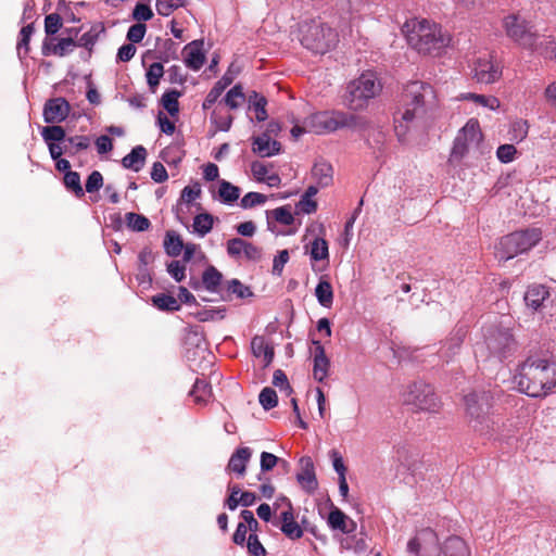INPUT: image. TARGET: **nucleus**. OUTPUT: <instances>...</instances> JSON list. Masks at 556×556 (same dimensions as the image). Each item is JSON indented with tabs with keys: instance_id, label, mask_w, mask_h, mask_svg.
I'll return each instance as SVG.
<instances>
[{
	"instance_id": "nucleus-50",
	"label": "nucleus",
	"mask_w": 556,
	"mask_h": 556,
	"mask_svg": "<svg viewBox=\"0 0 556 556\" xmlns=\"http://www.w3.org/2000/svg\"><path fill=\"white\" fill-rule=\"evenodd\" d=\"M258 401L265 410L276 407L278 404L276 391L268 387L264 388L258 395Z\"/></svg>"
},
{
	"instance_id": "nucleus-52",
	"label": "nucleus",
	"mask_w": 556,
	"mask_h": 556,
	"mask_svg": "<svg viewBox=\"0 0 556 556\" xmlns=\"http://www.w3.org/2000/svg\"><path fill=\"white\" fill-rule=\"evenodd\" d=\"M56 11L62 13L63 25L76 24L80 22V18L76 16L74 9L65 1L58 2Z\"/></svg>"
},
{
	"instance_id": "nucleus-46",
	"label": "nucleus",
	"mask_w": 556,
	"mask_h": 556,
	"mask_svg": "<svg viewBox=\"0 0 556 556\" xmlns=\"http://www.w3.org/2000/svg\"><path fill=\"white\" fill-rule=\"evenodd\" d=\"M224 101L229 109H238L244 101V93L242 91L241 85H235L231 89H229L224 98Z\"/></svg>"
},
{
	"instance_id": "nucleus-10",
	"label": "nucleus",
	"mask_w": 556,
	"mask_h": 556,
	"mask_svg": "<svg viewBox=\"0 0 556 556\" xmlns=\"http://www.w3.org/2000/svg\"><path fill=\"white\" fill-rule=\"evenodd\" d=\"M481 140L479 123L475 119L468 121L455 138L452 155L462 157L469 149L478 148Z\"/></svg>"
},
{
	"instance_id": "nucleus-40",
	"label": "nucleus",
	"mask_w": 556,
	"mask_h": 556,
	"mask_svg": "<svg viewBox=\"0 0 556 556\" xmlns=\"http://www.w3.org/2000/svg\"><path fill=\"white\" fill-rule=\"evenodd\" d=\"M213 216L208 213H201V214H198L194 218H193V231L199 236V237H204L206 236L213 228Z\"/></svg>"
},
{
	"instance_id": "nucleus-2",
	"label": "nucleus",
	"mask_w": 556,
	"mask_h": 556,
	"mask_svg": "<svg viewBox=\"0 0 556 556\" xmlns=\"http://www.w3.org/2000/svg\"><path fill=\"white\" fill-rule=\"evenodd\" d=\"M466 415L471 428L480 435L492 433L498 424V415L490 414L491 395L489 392H471L464 397Z\"/></svg>"
},
{
	"instance_id": "nucleus-30",
	"label": "nucleus",
	"mask_w": 556,
	"mask_h": 556,
	"mask_svg": "<svg viewBox=\"0 0 556 556\" xmlns=\"http://www.w3.org/2000/svg\"><path fill=\"white\" fill-rule=\"evenodd\" d=\"M299 42L305 49L315 54H324L329 51L332 42L331 37H296Z\"/></svg>"
},
{
	"instance_id": "nucleus-22",
	"label": "nucleus",
	"mask_w": 556,
	"mask_h": 556,
	"mask_svg": "<svg viewBox=\"0 0 556 556\" xmlns=\"http://www.w3.org/2000/svg\"><path fill=\"white\" fill-rule=\"evenodd\" d=\"M281 144L277 140H271L267 134H262L253 138L252 151L261 157H270L279 154Z\"/></svg>"
},
{
	"instance_id": "nucleus-24",
	"label": "nucleus",
	"mask_w": 556,
	"mask_h": 556,
	"mask_svg": "<svg viewBox=\"0 0 556 556\" xmlns=\"http://www.w3.org/2000/svg\"><path fill=\"white\" fill-rule=\"evenodd\" d=\"M549 291L543 285L530 286L525 294V302L528 307L538 311L544 306V302L548 300Z\"/></svg>"
},
{
	"instance_id": "nucleus-42",
	"label": "nucleus",
	"mask_w": 556,
	"mask_h": 556,
	"mask_svg": "<svg viewBox=\"0 0 556 556\" xmlns=\"http://www.w3.org/2000/svg\"><path fill=\"white\" fill-rule=\"evenodd\" d=\"M180 97V92L172 89L162 96L161 102L163 108L167 111V113L172 116H175L179 112V103L178 98Z\"/></svg>"
},
{
	"instance_id": "nucleus-34",
	"label": "nucleus",
	"mask_w": 556,
	"mask_h": 556,
	"mask_svg": "<svg viewBox=\"0 0 556 556\" xmlns=\"http://www.w3.org/2000/svg\"><path fill=\"white\" fill-rule=\"evenodd\" d=\"M163 245L166 254L172 257L179 256L185 248L181 237L174 230L166 232Z\"/></svg>"
},
{
	"instance_id": "nucleus-18",
	"label": "nucleus",
	"mask_w": 556,
	"mask_h": 556,
	"mask_svg": "<svg viewBox=\"0 0 556 556\" xmlns=\"http://www.w3.org/2000/svg\"><path fill=\"white\" fill-rule=\"evenodd\" d=\"M313 377L318 382H324L330 369V359L327 357L325 348L318 340H313Z\"/></svg>"
},
{
	"instance_id": "nucleus-48",
	"label": "nucleus",
	"mask_w": 556,
	"mask_h": 556,
	"mask_svg": "<svg viewBox=\"0 0 556 556\" xmlns=\"http://www.w3.org/2000/svg\"><path fill=\"white\" fill-rule=\"evenodd\" d=\"M211 123L215 125L217 130L228 131L232 124V116L227 113H223L219 109H215L211 113Z\"/></svg>"
},
{
	"instance_id": "nucleus-17",
	"label": "nucleus",
	"mask_w": 556,
	"mask_h": 556,
	"mask_svg": "<svg viewBox=\"0 0 556 556\" xmlns=\"http://www.w3.org/2000/svg\"><path fill=\"white\" fill-rule=\"evenodd\" d=\"M205 53L203 38L191 41L184 49L186 66L192 71H199L205 62Z\"/></svg>"
},
{
	"instance_id": "nucleus-28",
	"label": "nucleus",
	"mask_w": 556,
	"mask_h": 556,
	"mask_svg": "<svg viewBox=\"0 0 556 556\" xmlns=\"http://www.w3.org/2000/svg\"><path fill=\"white\" fill-rule=\"evenodd\" d=\"M312 176L315 179L318 187L325 188L332 184L333 168L330 163L325 160H318L315 162L312 168Z\"/></svg>"
},
{
	"instance_id": "nucleus-8",
	"label": "nucleus",
	"mask_w": 556,
	"mask_h": 556,
	"mask_svg": "<svg viewBox=\"0 0 556 556\" xmlns=\"http://www.w3.org/2000/svg\"><path fill=\"white\" fill-rule=\"evenodd\" d=\"M227 255L236 262L257 263L263 257L262 248L240 237L231 238L226 242Z\"/></svg>"
},
{
	"instance_id": "nucleus-19",
	"label": "nucleus",
	"mask_w": 556,
	"mask_h": 556,
	"mask_svg": "<svg viewBox=\"0 0 556 556\" xmlns=\"http://www.w3.org/2000/svg\"><path fill=\"white\" fill-rule=\"evenodd\" d=\"M503 27L507 35H534L532 24L525 14L510 13L503 18Z\"/></svg>"
},
{
	"instance_id": "nucleus-53",
	"label": "nucleus",
	"mask_w": 556,
	"mask_h": 556,
	"mask_svg": "<svg viewBox=\"0 0 556 556\" xmlns=\"http://www.w3.org/2000/svg\"><path fill=\"white\" fill-rule=\"evenodd\" d=\"M80 31H83V35H100L104 31V27L102 23H97L92 25L89 29L85 30V25L81 24L79 26H65V33L66 35H78Z\"/></svg>"
},
{
	"instance_id": "nucleus-49",
	"label": "nucleus",
	"mask_w": 556,
	"mask_h": 556,
	"mask_svg": "<svg viewBox=\"0 0 556 556\" xmlns=\"http://www.w3.org/2000/svg\"><path fill=\"white\" fill-rule=\"evenodd\" d=\"M529 125L527 121L518 119L511 123L509 129V139L515 142H521L528 136Z\"/></svg>"
},
{
	"instance_id": "nucleus-25",
	"label": "nucleus",
	"mask_w": 556,
	"mask_h": 556,
	"mask_svg": "<svg viewBox=\"0 0 556 556\" xmlns=\"http://www.w3.org/2000/svg\"><path fill=\"white\" fill-rule=\"evenodd\" d=\"M452 37H419V52L439 56L451 43Z\"/></svg>"
},
{
	"instance_id": "nucleus-21",
	"label": "nucleus",
	"mask_w": 556,
	"mask_h": 556,
	"mask_svg": "<svg viewBox=\"0 0 556 556\" xmlns=\"http://www.w3.org/2000/svg\"><path fill=\"white\" fill-rule=\"evenodd\" d=\"M513 344V337L507 331H497L486 339L488 349L498 358L505 357Z\"/></svg>"
},
{
	"instance_id": "nucleus-45",
	"label": "nucleus",
	"mask_w": 556,
	"mask_h": 556,
	"mask_svg": "<svg viewBox=\"0 0 556 556\" xmlns=\"http://www.w3.org/2000/svg\"><path fill=\"white\" fill-rule=\"evenodd\" d=\"M346 515L339 508H333L328 515V525L333 530H340L343 533H349L350 530L346 528Z\"/></svg>"
},
{
	"instance_id": "nucleus-9",
	"label": "nucleus",
	"mask_w": 556,
	"mask_h": 556,
	"mask_svg": "<svg viewBox=\"0 0 556 556\" xmlns=\"http://www.w3.org/2000/svg\"><path fill=\"white\" fill-rule=\"evenodd\" d=\"M98 37H80L79 42H75L73 37H45L42 42L43 55L64 56L73 51L76 46H92Z\"/></svg>"
},
{
	"instance_id": "nucleus-14",
	"label": "nucleus",
	"mask_w": 556,
	"mask_h": 556,
	"mask_svg": "<svg viewBox=\"0 0 556 556\" xmlns=\"http://www.w3.org/2000/svg\"><path fill=\"white\" fill-rule=\"evenodd\" d=\"M350 25L349 20L343 21L336 26H331L328 22H324L320 17L303 22L300 24L299 31L303 35H345Z\"/></svg>"
},
{
	"instance_id": "nucleus-29",
	"label": "nucleus",
	"mask_w": 556,
	"mask_h": 556,
	"mask_svg": "<svg viewBox=\"0 0 556 556\" xmlns=\"http://www.w3.org/2000/svg\"><path fill=\"white\" fill-rule=\"evenodd\" d=\"M441 407V402L435 395L430 384L419 387V410L437 413Z\"/></svg>"
},
{
	"instance_id": "nucleus-31",
	"label": "nucleus",
	"mask_w": 556,
	"mask_h": 556,
	"mask_svg": "<svg viewBox=\"0 0 556 556\" xmlns=\"http://www.w3.org/2000/svg\"><path fill=\"white\" fill-rule=\"evenodd\" d=\"M267 218V228L270 231H274L273 220L283 225L289 226L293 224L294 217L289 206H280L271 211H266Z\"/></svg>"
},
{
	"instance_id": "nucleus-51",
	"label": "nucleus",
	"mask_w": 556,
	"mask_h": 556,
	"mask_svg": "<svg viewBox=\"0 0 556 556\" xmlns=\"http://www.w3.org/2000/svg\"><path fill=\"white\" fill-rule=\"evenodd\" d=\"M63 26L62 13L55 11L46 16L45 18V31L46 35H56L60 28Z\"/></svg>"
},
{
	"instance_id": "nucleus-41",
	"label": "nucleus",
	"mask_w": 556,
	"mask_h": 556,
	"mask_svg": "<svg viewBox=\"0 0 556 556\" xmlns=\"http://www.w3.org/2000/svg\"><path fill=\"white\" fill-rule=\"evenodd\" d=\"M223 279V275L214 267H207L202 275V282L207 291L216 292Z\"/></svg>"
},
{
	"instance_id": "nucleus-15",
	"label": "nucleus",
	"mask_w": 556,
	"mask_h": 556,
	"mask_svg": "<svg viewBox=\"0 0 556 556\" xmlns=\"http://www.w3.org/2000/svg\"><path fill=\"white\" fill-rule=\"evenodd\" d=\"M527 425V420L521 416H513L503 420L498 416V424L494 425V430L492 433L483 434L489 439H508L514 437L520 429L525 428Z\"/></svg>"
},
{
	"instance_id": "nucleus-63",
	"label": "nucleus",
	"mask_w": 556,
	"mask_h": 556,
	"mask_svg": "<svg viewBox=\"0 0 556 556\" xmlns=\"http://www.w3.org/2000/svg\"><path fill=\"white\" fill-rule=\"evenodd\" d=\"M317 210V203L312 198L301 197L300 201L295 204V213L312 214Z\"/></svg>"
},
{
	"instance_id": "nucleus-13",
	"label": "nucleus",
	"mask_w": 556,
	"mask_h": 556,
	"mask_svg": "<svg viewBox=\"0 0 556 556\" xmlns=\"http://www.w3.org/2000/svg\"><path fill=\"white\" fill-rule=\"evenodd\" d=\"M415 84H408L405 93L412 96L410 108H407L401 116V119H395V134L400 141L405 142L408 132L415 128V113L417 110V94L414 92Z\"/></svg>"
},
{
	"instance_id": "nucleus-55",
	"label": "nucleus",
	"mask_w": 556,
	"mask_h": 556,
	"mask_svg": "<svg viewBox=\"0 0 556 556\" xmlns=\"http://www.w3.org/2000/svg\"><path fill=\"white\" fill-rule=\"evenodd\" d=\"M464 98L472 100L480 105L489 108L490 110H496L500 108V101L495 97H485L483 94L467 93Z\"/></svg>"
},
{
	"instance_id": "nucleus-54",
	"label": "nucleus",
	"mask_w": 556,
	"mask_h": 556,
	"mask_svg": "<svg viewBox=\"0 0 556 556\" xmlns=\"http://www.w3.org/2000/svg\"><path fill=\"white\" fill-rule=\"evenodd\" d=\"M267 197L258 192H248L240 201V206L244 210L266 203Z\"/></svg>"
},
{
	"instance_id": "nucleus-35",
	"label": "nucleus",
	"mask_w": 556,
	"mask_h": 556,
	"mask_svg": "<svg viewBox=\"0 0 556 556\" xmlns=\"http://www.w3.org/2000/svg\"><path fill=\"white\" fill-rule=\"evenodd\" d=\"M152 304L160 311L176 312L179 311L180 304L178 300L166 293H159L152 296Z\"/></svg>"
},
{
	"instance_id": "nucleus-57",
	"label": "nucleus",
	"mask_w": 556,
	"mask_h": 556,
	"mask_svg": "<svg viewBox=\"0 0 556 556\" xmlns=\"http://www.w3.org/2000/svg\"><path fill=\"white\" fill-rule=\"evenodd\" d=\"M182 5L184 0H156V11L163 16H168L175 9Z\"/></svg>"
},
{
	"instance_id": "nucleus-43",
	"label": "nucleus",
	"mask_w": 556,
	"mask_h": 556,
	"mask_svg": "<svg viewBox=\"0 0 556 556\" xmlns=\"http://www.w3.org/2000/svg\"><path fill=\"white\" fill-rule=\"evenodd\" d=\"M266 104V99L257 92H253L250 97V110L255 112V119L257 122H264L267 118Z\"/></svg>"
},
{
	"instance_id": "nucleus-32",
	"label": "nucleus",
	"mask_w": 556,
	"mask_h": 556,
	"mask_svg": "<svg viewBox=\"0 0 556 556\" xmlns=\"http://www.w3.org/2000/svg\"><path fill=\"white\" fill-rule=\"evenodd\" d=\"M232 83V77L228 76L227 74L224 75L219 80H217L215 83V85L213 86V88L208 91V93L206 94L203 103H202V109L203 110H208L211 109L215 103L216 101L218 100V98L222 96V93L224 92V90Z\"/></svg>"
},
{
	"instance_id": "nucleus-64",
	"label": "nucleus",
	"mask_w": 556,
	"mask_h": 556,
	"mask_svg": "<svg viewBox=\"0 0 556 556\" xmlns=\"http://www.w3.org/2000/svg\"><path fill=\"white\" fill-rule=\"evenodd\" d=\"M162 76L163 66L160 63L152 64L147 72V81L150 88L157 86Z\"/></svg>"
},
{
	"instance_id": "nucleus-60",
	"label": "nucleus",
	"mask_w": 556,
	"mask_h": 556,
	"mask_svg": "<svg viewBox=\"0 0 556 556\" xmlns=\"http://www.w3.org/2000/svg\"><path fill=\"white\" fill-rule=\"evenodd\" d=\"M227 290L228 292L236 294L240 299H244L252 295L250 289L245 287L243 283H241V281H239L238 279L229 280L227 285Z\"/></svg>"
},
{
	"instance_id": "nucleus-47",
	"label": "nucleus",
	"mask_w": 556,
	"mask_h": 556,
	"mask_svg": "<svg viewBox=\"0 0 556 556\" xmlns=\"http://www.w3.org/2000/svg\"><path fill=\"white\" fill-rule=\"evenodd\" d=\"M63 180L65 187L73 191L77 198H83L85 195V190L83 189L80 182V176L77 172L65 173Z\"/></svg>"
},
{
	"instance_id": "nucleus-37",
	"label": "nucleus",
	"mask_w": 556,
	"mask_h": 556,
	"mask_svg": "<svg viewBox=\"0 0 556 556\" xmlns=\"http://www.w3.org/2000/svg\"><path fill=\"white\" fill-rule=\"evenodd\" d=\"M309 257L312 261L319 262V261H327L329 260V249L328 243L323 238H315L311 242L309 247Z\"/></svg>"
},
{
	"instance_id": "nucleus-44",
	"label": "nucleus",
	"mask_w": 556,
	"mask_h": 556,
	"mask_svg": "<svg viewBox=\"0 0 556 556\" xmlns=\"http://www.w3.org/2000/svg\"><path fill=\"white\" fill-rule=\"evenodd\" d=\"M226 316V307H211V308H202L194 313V317L199 321H214L222 320Z\"/></svg>"
},
{
	"instance_id": "nucleus-1",
	"label": "nucleus",
	"mask_w": 556,
	"mask_h": 556,
	"mask_svg": "<svg viewBox=\"0 0 556 556\" xmlns=\"http://www.w3.org/2000/svg\"><path fill=\"white\" fill-rule=\"evenodd\" d=\"M518 390L532 397L547 395L556 386V363L540 357L527 358L514 376Z\"/></svg>"
},
{
	"instance_id": "nucleus-61",
	"label": "nucleus",
	"mask_w": 556,
	"mask_h": 556,
	"mask_svg": "<svg viewBox=\"0 0 556 556\" xmlns=\"http://www.w3.org/2000/svg\"><path fill=\"white\" fill-rule=\"evenodd\" d=\"M290 255L288 250H281L274 257L273 261V275L281 276L285 265L289 262Z\"/></svg>"
},
{
	"instance_id": "nucleus-23",
	"label": "nucleus",
	"mask_w": 556,
	"mask_h": 556,
	"mask_svg": "<svg viewBox=\"0 0 556 556\" xmlns=\"http://www.w3.org/2000/svg\"><path fill=\"white\" fill-rule=\"evenodd\" d=\"M62 151L68 156L78 155L91 146V138L86 135L66 136L61 140Z\"/></svg>"
},
{
	"instance_id": "nucleus-59",
	"label": "nucleus",
	"mask_w": 556,
	"mask_h": 556,
	"mask_svg": "<svg viewBox=\"0 0 556 556\" xmlns=\"http://www.w3.org/2000/svg\"><path fill=\"white\" fill-rule=\"evenodd\" d=\"M103 186V176L99 170H93L86 180V192L92 193L99 191Z\"/></svg>"
},
{
	"instance_id": "nucleus-3",
	"label": "nucleus",
	"mask_w": 556,
	"mask_h": 556,
	"mask_svg": "<svg viewBox=\"0 0 556 556\" xmlns=\"http://www.w3.org/2000/svg\"><path fill=\"white\" fill-rule=\"evenodd\" d=\"M381 89L382 86L376 73L367 71L348 85L345 105L352 111H362L380 93Z\"/></svg>"
},
{
	"instance_id": "nucleus-6",
	"label": "nucleus",
	"mask_w": 556,
	"mask_h": 556,
	"mask_svg": "<svg viewBox=\"0 0 556 556\" xmlns=\"http://www.w3.org/2000/svg\"><path fill=\"white\" fill-rule=\"evenodd\" d=\"M542 233L538 228L509 233L495 245V257L498 261H508L518 254L531 250L541 240Z\"/></svg>"
},
{
	"instance_id": "nucleus-7",
	"label": "nucleus",
	"mask_w": 556,
	"mask_h": 556,
	"mask_svg": "<svg viewBox=\"0 0 556 556\" xmlns=\"http://www.w3.org/2000/svg\"><path fill=\"white\" fill-rule=\"evenodd\" d=\"M40 135L48 147L51 159L55 162V168L59 172H72L70 162L62 157L65 153L62 151L61 140L65 139V129L62 126H45L41 128Z\"/></svg>"
},
{
	"instance_id": "nucleus-12",
	"label": "nucleus",
	"mask_w": 556,
	"mask_h": 556,
	"mask_svg": "<svg viewBox=\"0 0 556 556\" xmlns=\"http://www.w3.org/2000/svg\"><path fill=\"white\" fill-rule=\"evenodd\" d=\"M71 113V105L63 97L48 99L42 109V117L48 126H61Z\"/></svg>"
},
{
	"instance_id": "nucleus-36",
	"label": "nucleus",
	"mask_w": 556,
	"mask_h": 556,
	"mask_svg": "<svg viewBox=\"0 0 556 556\" xmlns=\"http://www.w3.org/2000/svg\"><path fill=\"white\" fill-rule=\"evenodd\" d=\"M218 195L223 203L231 205L240 197V188L227 180L219 181Z\"/></svg>"
},
{
	"instance_id": "nucleus-11",
	"label": "nucleus",
	"mask_w": 556,
	"mask_h": 556,
	"mask_svg": "<svg viewBox=\"0 0 556 556\" xmlns=\"http://www.w3.org/2000/svg\"><path fill=\"white\" fill-rule=\"evenodd\" d=\"M472 71L473 78L479 84H493L502 76L501 63L492 54L478 58Z\"/></svg>"
},
{
	"instance_id": "nucleus-4",
	"label": "nucleus",
	"mask_w": 556,
	"mask_h": 556,
	"mask_svg": "<svg viewBox=\"0 0 556 556\" xmlns=\"http://www.w3.org/2000/svg\"><path fill=\"white\" fill-rule=\"evenodd\" d=\"M419 556H470V551L459 536H450L440 547L437 533L426 528L419 531Z\"/></svg>"
},
{
	"instance_id": "nucleus-16",
	"label": "nucleus",
	"mask_w": 556,
	"mask_h": 556,
	"mask_svg": "<svg viewBox=\"0 0 556 556\" xmlns=\"http://www.w3.org/2000/svg\"><path fill=\"white\" fill-rule=\"evenodd\" d=\"M296 481L307 493H314L318 488L314 463L309 456H303L300 459V471L296 473Z\"/></svg>"
},
{
	"instance_id": "nucleus-5",
	"label": "nucleus",
	"mask_w": 556,
	"mask_h": 556,
	"mask_svg": "<svg viewBox=\"0 0 556 556\" xmlns=\"http://www.w3.org/2000/svg\"><path fill=\"white\" fill-rule=\"evenodd\" d=\"M357 116L343 111H319L305 118V125L309 132L326 135L342 128H354L357 125Z\"/></svg>"
},
{
	"instance_id": "nucleus-27",
	"label": "nucleus",
	"mask_w": 556,
	"mask_h": 556,
	"mask_svg": "<svg viewBox=\"0 0 556 556\" xmlns=\"http://www.w3.org/2000/svg\"><path fill=\"white\" fill-rule=\"evenodd\" d=\"M251 351L256 358H262L264 366H268L274 359V348L269 345L263 336H254L251 340Z\"/></svg>"
},
{
	"instance_id": "nucleus-58",
	"label": "nucleus",
	"mask_w": 556,
	"mask_h": 556,
	"mask_svg": "<svg viewBox=\"0 0 556 556\" xmlns=\"http://www.w3.org/2000/svg\"><path fill=\"white\" fill-rule=\"evenodd\" d=\"M167 273L176 282H181L185 279L186 265L182 261H172L167 264Z\"/></svg>"
},
{
	"instance_id": "nucleus-33",
	"label": "nucleus",
	"mask_w": 556,
	"mask_h": 556,
	"mask_svg": "<svg viewBox=\"0 0 556 556\" xmlns=\"http://www.w3.org/2000/svg\"><path fill=\"white\" fill-rule=\"evenodd\" d=\"M315 296L318 303L326 308H329L333 303V290L331 283L321 277L315 288Z\"/></svg>"
},
{
	"instance_id": "nucleus-56",
	"label": "nucleus",
	"mask_w": 556,
	"mask_h": 556,
	"mask_svg": "<svg viewBox=\"0 0 556 556\" xmlns=\"http://www.w3.org/2000/svg\"><path fill=\"white\" fill-rule=\"evenodd\" d=\"M247 548L250 556H266V549L258 540L256 533H250L247 541Z\"/></svg>"
},
{
	"instance_id": "nucleus-39",
	"label": "nucleus",
	"mask_w": 556,
	"mask_h": 556,
	"mask_svg": "<svg viewBox=\"0 0 556 556\" xmlns=\"http://www.w3.org/2000/svg\"><path fill=\"white\" fill-rule=\"evenodd\" d=\"M125 220L127 224V227L137 232L146 231L150 228L151 223L150 220L141 214H137L134 212H129L125 214Z\"/></svg>"
},
{
	"instance_id": "nucleus-26",
	"label": "nucleus",
	"mask_w": 556,
	"mask_h": 556,
	"mask_svg": "<svg viewBox=\"0 0 556 556\" xmlns=\"http://www.w3.org/2000/svg\"><path fill=\"white\" fill-rule=\"evenodd\" d=\"M147 155L148 152L143 146H136L122 159V165L126 169L138 173L144 167Z\"/></svg>"
},
{
	"instance_id": "nucleus-38",
	"label": "nucleus",
	"mask_w": 556,
	"mask_h": 556,
	"mask_svg": "<svg viewBox=\"0 0 556 556\" xmlns=\"http://www.w3.org/2000/svg\"><path fill=\"white\" fill-rule=\"evenodd\" d=\"M190 395L195 403L205 404L211 395V386L205 379L198 378L190 391Z\"/></svg>"
},
{
	"instance_id": "nucleus-20",
	"label": "nucleus",
	"mask_w": 556,
	"mask_h": 556,
	"mask_svg": "<svg viewBox=\"0 0 556 556\" xmlns=\"http://www.w3.org/2000/svg\"><path fill=\"white\" fill-rule=\"evenodd\" d=\"M252 457V450L248 446L238 447L230 456L226 470L241 478L247 472V466Z\"/></svg>"
},
{
	"instance_id": "nucleus-62",
	"label": "nucleus",
	"mask_w": 556,
	"mask_h": 556,
	"mask_svg": "<svg viewBox=\"0 0 556 556\" xmlns=\"http://www.w3.org/2000/svg\"><path fill=\"white\" fill-rule=\"evenodd\" d=\"M517 150L514 144H502L496 150V156L502 163L514 161Z\"/></svg>"
}]
</instances>
